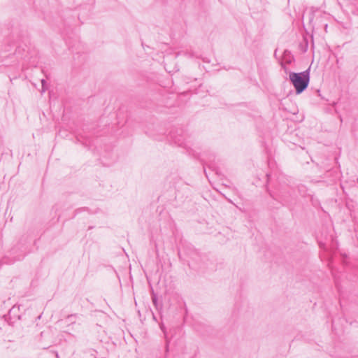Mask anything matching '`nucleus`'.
Listing matches in <instances>:
<instances>
[{"label": "nucleus", "mask_w": 358, "mask_h": 358, "mask_svg": "<svg viewBox=\"0 0 358 358\" xmlns=\"http://www.w3.org/2000/svg\"><path fill=\"white\" fill-rule=\"evenodd\" d=\"M279 187L278 188V194L275 196L270 193L271 197L279 201L283 206H290L293 204L298 195L304 196L306 189L303 185L295 187L291 181L284 176L278 178Z\"/></svg>", "instance_id": "obj_1"}, {"label": "nucleus", "mask_w": 358, "mask_h": 358, "mask_svg": "<svg viewBox=\"0 0 358 358\" xmlns=\"http://www.w3.org/2000/svg\"><path fill=\"white\" fill-rule=\"evenodd\" d=\"M289 79L295 89L296 94H300L306 90L308 86L310 81V69H308L300 73L290 72Z\"/></svg>", "instance_id": "obj_2"}, {"label": "nucleus", "mask_w": 358, "mask_h": 358, "mask_svg": "<svg viewBox=\"0 0 358 358\" xmlns=\"http://www.w3.org/2000/svg\"><path fill=\"white\" fill-rule=\"evenodd\" d=\"M169 140L173 143L180 147L186 145L185 143V138L184 131L181 128L173 129L169 132Z\"/></svg>", "instance_id": "obj_3"}, {"label": "nucleus", "mask_w": 358, "mask_h": 358, "mask_svg": "<svg viewBox=\"0 0 358 358\" xmlns=\"http://www.w3.org/2000/svg\"><path fill=\"white\" fill-rule=\"evenodd\" d=\"M152 301L155 308V309L158 311H160L162 309V303L159 301L157 297V295L152 291Z\"/></svg>", "instance_id": "obj_4"}, {"label": "nucleus", "mask_w": 358, "mask_h": 358, "mask_svg": "<svg viewBox=\"0 0 358 358\" xmlns=\"http://www.w3.org/2000/svg\"><path fill=\"white\" fill-rule=\"evenodd\" d=\"M283 60L287 64H290L294 61V56L291 52L285 50L283 52Z\"/></svg>", "instance_id": "obj_5"}, {"label": "nucleus", "mask_w": 358, "mask_h": 358, "mask_svg": "<svg viewBox=\"0 0 358 358\" xmlns=\"http://www.w3.org/2000/svg\"><path fill=\"white\" fill-rule=\"evenodd\" d=\"M161 329H162V331L164 332V336H165V338H166V346H165L166 355H165L164 358H167V354H168L169 350V342L170 341H169V340L167 338V335H166V332L165 331V328L163 326H161Z\"/></svg>", "instance_id": "obj_6"}, {"label": "nucleus", "mask_w": 358, "mask_h": 358, "mask_svg": "<svg viewBox=\"0 0 358 358\" xmlns=\"http://www.w3.org/2000/svg\"><path fill=\"white\" fill-rule=\"evenodd\" d=\"M85 210H88V208L87 207H83V208H77L75 211H74V213H73V217H76L78 214H79L80 213L83 212V211H85Z\"/></svg>", "instance_id": "obj_7"}, {"label": "nucleus", "mask_w": 358, "mask_h": 358, "mask_svg": "<svg viewBox=\"0 0 358 358\" xmlns=\"http://www.w3.org/2000/svg\"><path fill=\"white\" fill-rule=\"evenodd\" d=\"M77 317L76 314H71L69 315L66 317V320L71 323L74 324L76 322L75 320H73V318H76Z\"/></svg>", "instance_id": "obj_8"}, {"label": "nucleus", "mask_w": 358, "mask_h": 358, "mask_svg": "<svg viewBox=\"0 0 358 358\" xmlns=\"http://www.w3.org/2000/svg\"><path fill=\"white\" fill-rule=\"evenodd\" d=\"M18 310V308H16L15 307H13L8 313V315L10 318H12L13 315H14L15 312H16Z\"/></svg>", "instance_id": "obj_9"}, {"label": "nucleus", "mask_w": 358, "mask_h": 358, "mask_svg": "<svg viewBox=\"0 0 358 358\" xmlns=\"http://www.w3.org/2000/svg\"><path fill=\"white\" fill-rule=\"evenodd\" d=\"M41 84H42L43 90L44 91L45 90V85L46 84V81L44 79H42L41 80Z\"/></svg>", "instance_id": "obj_10"}, {"label": "nucleus", "mask_w": 358, "mask_h": 358, "mask_svg": "<svg viewBox=\"0 0 358 358\" xmlns=\"http://www.w3.org/2000/svg\"><path fill=\"white\" fill-rule=\"evenodd\" d=\"M24 257V255H20L18 257H15V260H21Z\"/></svg>", "instance_id": "obj_11"}, {"label": "nucleus", "mask_w": 358, "mask_h": 358, "mask_svg": "<svg viewBox=\"0 0 358 358\" xmlns=\"http://www.w3.org/2000/svg\"><path fill=\"white\" fill-rule=\"evenodd\" d=\"M178 254L179 258L182 259V253H181V250L180 248L178 249Z\"/></svg>", "instance_id": "obj_12"}, {"label": "nucleus", "mask_w": 358, "mask_h": 358, "mask_svg": "<svg viewBox=\"0 0 358 358\" xmlns=\"http://www.w3.org/2000/svg\"><path fill=\"white\" fill-rule=\"evenodd\" d=\"M305 42H306V48L303 49V52H306L307 50V48H308V41L306 40H305Z\"/></svg>", "instance_id": "obj_13"}, {"label": "nucleus", "mask_w": 358, "mask_h": 358, "mask_svg": "<svg viewBox=\"0 0 358 358\" xmlns=\"http://www.w3.org/2000/svg\"><path fill=\"white\" fill-rule=\"evenodd\" d=\"M192 253L194 255V256L195 257H199V255H198L197 253L194 252H192Z\"/></svg>", "instance_id": "obj_14"}, {"label": "nucleus", "mask_w": 358, "mask_h": 358, "mask_svg": "<svg viewBox=\"0 0 358 358\" xmlns=\"http://www.w3.org/2000/svg\"><path fill=\"white\" fill-rule=\"evenodd\" d=\"M266 176L267 180H269V179H270V175L267 173Z\"/></svg>", "instance_id": "obj_15"}, {"label": "nucleus", "mask_w": 358, "mask_h": 358, "mask_svg": "<svg viewBox=\"0 0 358 358\" xmlns=\"http://www.w3.org/2000/svg\"><path fill=\"white\" fill-rule=\"evenodd\" d=\"M17 320H20V315H17Z\"/></svg>", "instance_id": "obj_16"}, {"label": "nucleus", "mask_w": 358, "mask_h": 358, "mask_svg": "<svg viewBox=\"0 0 358 358\" xmlns=\"http://www.w3.org/2000/svg\"><path fill=\"white\" fill-rule=\"evenodd\" d=\"M192 268H197V267L196 266H193Z\"/></svg>", "instance_id": "obj_17"}]
</instances>
